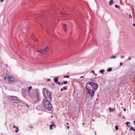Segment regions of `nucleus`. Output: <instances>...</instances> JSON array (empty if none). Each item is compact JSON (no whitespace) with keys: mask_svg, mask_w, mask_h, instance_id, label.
Returning <instances> with one entry per match:
<instances>
[{"mask_svg":"<svg viewBox=\"0 0 135 135\" xmlns=\"http://www.w3.org/2000/svg\"><path fill=\"white\" fill-rule=\"evenodd\" d=\"M98 88V85L93 82H88L86 83V88L87 90L88 94L91 98L94 96V93Z\"/></svg>","mask_w":135,"mask_h":135,"instance_id":"nucleus-1","label":"nucleus"},{"mask_svg":"<svg viewBox=\"0 0 135 135\" xmlns=\"http://www.w3.org/2000/svg\"><path fill=\"white\" fill-rule=\"evenodd\" d=\"M43 93L46 100L49 101H51V93L48 91L47 89L45 88L43 89Z\"/></svg>","mask_w":135,"mask_h":135,"instance_id":"nucleus-2","label":"nucleus"},{"mask_svg":"<svg viewBox=\"0 0 135 135\" xmlns=\"http://www.w3.org/2000/svg\"><path fill=\"white\" fill-rule=\"evenodd\" d=\"M51 101H49L44 99L43 101V106L45 108L48 110H50L52 108L51 104L50 103Z\"/></svg>","mask_w":135,"mask_h":135,"instance_id":"nucleus-3","label":"nucleus"},{"mask_svg":"<svg viewBox=\"0 0 135 135\" xmlns=\"http://www.w3.org/2000/svg\"><path fill=\"white\" fill-rule=\"evenodd\" d=\"M3 79L5 82L8 83H11L14 81V79L13 78L9 77L8 75L4 76Z\"/></svg>","mask_w":135,"mask_h":135,"instance_id":"nucleus-4","label":"nucleus"},{"mask_svg":"<svg viewBox=\"0 0 135 135\" xmlns=\"http://www.w3.org/2000/svg\"><path fill=\"white\" fill-rule=\"evenodd\" d=\"M49 47L47 46L44 49L38 51L37 52L39 54L42 55L44 54L46 52L48 51L49 50Z\"/></svg>","mask_w":135,"mask_h":135,"instance_id":"nucleus-5","label":"nucleus"},{"mask_svg":"<svg viewBox=\"0 0 135 135\" xmlns=\"http://www.w3.org/2000/svg\"><path fill=\"white\" fill-rule=\"evenodd\" d=\"M31 38L34 41H38V40L34 36L33 34L32 35V36L31 37Z\"/></svg>","mask_w":135,"mask_h":135,"instance_id":"nucleus-6","label":"nucleus"},{"mask_svg":"<svg viewBox=\"0 0 135 135\" xmlns=\"http://www.w3.org/2000/svg\"><path fill=\"white\" fill-rule=\"evenodd\" d=\"M12 99H13L15 100H17L18 99V98L16 97L13 96H12Z\"/></svg>","mask_w":135,"mask_h":135,"instance_id":"nucleus-7","label":"nucleus"},{"mask_svg":"<svg viewBox=\"0 0 135 135\" xmlns=\"http://www.w3.org/2000/svg\"><path fill=\"white\" fill-rule=\"evenodd\" d=\"M36 95H37V99L38 100H40V94L37 93H36Z\"/></svg>","mask_w":135,"mask_h":135,"instance_id":"nucleus-8","label":"nucleus"},{"mask_svg":"<svg viewBox=\"0 0 135 135\" xmlns=\"http://www.w3.org/2000/svg\"><path fill=\"white\" fill-rule=\"evenodd\" d=\"M63 28L64 29V30L65 31H66V25L65 24H63Z\"/></svg>","mask_w":135,"mask_h":135,"instance_id":"nucleus-9","label":"nucleus"},{"mask_svg":"<svg viewBox=\"0 0 135 135\" xmlns=\"http://www.w3.org/2000/svg\"><path fill=\"white\" fill-rule=\"evenodd\" d=\"M59 79L58 77L55 78L54 79V80L55 83H57L58 81V79Z\"/></svg>","mask_w":135,"mask_h":135,"instance_id":"nucleus-10","label":"nucleus"},{"mask_svg":"<svg viewBox=\"0 0 135 135\" xmlns=\"http://www.w3.org/2000/svg\"><path fill=\"white\" fill-rule=\"evenodd\" d=\"M113 0H110V1L109 2V4L110 5H112V3H114V2H113Z\"/></svg>","mask_w":135,"mask_h":135,"instance_id":"nucleus-11","label":"nucleus"},{"mask_svg":"<svg viewBox=\"0 0 135 135\" xmlns=\"http://www.w3.org/2000/svg\"><path fill=\"white\" fill-rule=\"evenodd\" d=\"M112 70V68H109L107 70V71L108 72H109L111 71Z\"/></svg>","mask_w":135,"mask_h":135,"instance_id":"nucleus-12","label":"nucleus"},{"mask_svg":"<svg viewBox=\"0 0 135 135\" xmlns=\"http://www.w3.org/2000/svg\"><path fill=\"white\" fill-rule=\"evenodd\" d=\"M125 123L127 125V126H128V127H130V126H128V124H129V123H130L129 122H126Z\"/></svg>","mask_w":135,"mask_h":135,"instance_id":"nucleus-13","label":"nucleus"},{"mask_svg":"<svg viewBox=\"0 0 135 135\" xmlns=\"http://www.w3.org/2000/svg\"><path fill=\"white\" fill-rule=\"evenodd\" d=\"M32 86H30L28 88V91H29L32 88Z\"/></svg>","mask_w":135,"mask_h":135,"instance_id":"nucleus-14","label":"nucleus"},{"mask_svg":"<svg viewBox=\"0 0 135 135\" xmlns=\"http://www.w3.org/2000/svg\"><path fill=\"white\" fill-rule=\"evenodd\" d=\"M99 72L102 73V74L104 73V70H100L99 71Z\"/></svg>","mask_w":135,"mask_h":135,"instance_id":"nucleus-15","label":"nucleus"},{"mask_svg":"<svg viewBox=\"0 0 135 135\" xmlns=\"http://www.w3.org/2000/svg\"><path fill=\"white\" fill-rule=\"evenodd\" d=\"M19 131L18 128V127H17V128H16V129L15 131L16 132H18Z\"/></svg>","mask_w":135,"mask_h":135,"instance_id":"nucleus-16","label":"nucleus"},{"mask_svg":"<svg viewBox=\"0 0 135 135\" xmlns=\"http://www.w3.org/2000/svg\"><path fill=\"white\" fill-rule=\"evenodd\" d=\"M67 83H68V82L67 81H64L63 83L61 84V85H62L63 84H67Z\"/></svg>","mask_w":135,"mask_h":135,"instance_id":"nucleus-17","label":"nucleus"},{"mask_svg":"<svg viewBox=\"0 0 135 135\" xmlns=\"http://www.w3.org/2000/svg\"><path fill=\"white\" fill-rule=\"evenodd\" d=\"M70 76L69 75L64 76V78H69Z\"/></svg>","mask_w":135,"mask_h":135,"instance_id":"nucleus-18","label":"nucleus"},{"mask_svg":"<svg viewBox=\"0 0 135 135\" xmlns=\"http://www.w3.org/2000/svg\"><path fill=\"white\" fill-rule=\"evenodd\" d=\"M115 129L116 130H117L118 129V127L117 126H115Z\"/></svg>","mask_w":135,"mask_h":135,"instance_id":"nucleus-19","label":"nucleus"},{"mask_svg":"<svg viewBox=\"0 0 135 135\" xmlns=\"http://www.w3.org/2000/svg\"><path fill=\"white\" fill-rule=\"evenodd\" d=\"M116 56H112L111 57V58L112 59H113V58H116Z\"/></svg>","mask_w":135,"mask_h":135,"instance_id":"nucleus-20","label":"nucleus"},{"mask_svg":"<svg viewBox=\"0 0 135 135\" xmlns=\"http://www.w3.org/2000/svg\"><path fill=\"white\" fill-rule=\"evenodd\" d=\"M112 109V108H109V110H110V112H111L112 111H113L114 110V109H113L112 110V111H111V110Z\"/></svg>","mask_w":135,"mask_h":135,"instance_id":"nucleus-21","label":"nucleus"},{"mask_svg":"<svg viewBox=\"0 0 135 135\" xmlns=\"http://www.w3.org/2000/svg\"><path fill=\"white\" fill-rule=\"evenodd\" d=\"M115 7L117 8H119V6L116 5H115Z\"/></svg>","mask_w":135,"mask_h":135,"instance_id":"nucleus-22","label":"nucleus"},{"mask_svg":"<svg viewBox=\"0 0 135 135\" xmlns=\"http://www.w3.org/2000/svg\"><path fill=\"white\" fill-rule=\"evenodd\" d=\"M63 89H64L65 90H67V88L65 87V86H64L63 87Z\"/></svg>","mask_w":135,"mask_h":135,"instance_id":"nucleus-23","label":"nucleus"},{"mask_svg":"<svg viewBox=\"0 0 135 135\" xmlns=\"http://www.w3.org/2000/svg\"><path fill=\"white\" fill-rule=\"evenodd\" d=\"M130 129L131 130H134L133 128V127H132V126H131V127H130Z\"/></svg>","mask_w":135,"mask_h":135,"instance_id":"nucleus-24","label":"nucleus"},{"mask_svg":"<svg viewBox=\"0 0 135 135\" xmlns=\"http://www.w3.org/2000/svg\"><path fill=\"white\" fill-rule=\"evenodd\" d=\"M129 17L130 18H132V16L131 15H129Z\"/></svg>","mask_w":135,"mask_h":135,"instance_id":"nucleus-25","label":"nucleus"},{"mask_svg":"<svg viewBox=\"0 0 135 135\" xmlns=\"http://www.w3.org/2000/svg\"><path fill=\"white\" fill-rule=\"evenodd\" d=\"M124 56H121V58H122V59L123 58H124Z\"/></svg>","mask_w":135,"mask_h":135,"instance_id":"nucleus-26","label":"nucleus"},{"mask_svg":"<svg viewBox=\"0 0 135 135\" xmlns=\"http://www.w3.org/2000/svg\"><path fill=\"white\" fill-rule=\"evenodd\" d=\"M57 83V84H58V85H59V84H61V83H60V82H58V83Z\"/></svg>","mask_w":135,"mask_h":135,"instance_id":"nucleus-27","label":"nucleus"},{"mask_svg":"<svg viewBox=\"0 0 135 135\" xmlns=\"http://www.w3.org/2000/svg\"><path fill=\"white\" fill-rule=\"evenodd\" d=\"M50 129H52V125H50Z\"/></svg>","mask_w":135,"mask_h":135,"instance_id":"nucleus-28","label":"nucleus"},{"mask_svg":"<svg viewBox=\"0 0 135 135\" xmlns=\"http://www.w3.org/2000/svg\"><path fill=\"white\" fill-rule=\"evenodd\" d=\"M13 128H16L17 127H16L15 125H14L13 127Z\"/></svg>","mask_w":135,"mask_h":135,"instance_id":"nucleus-29","label":"nucleus"},{"mask_svg":"<svg viewBox=\"0 0 135 135\" xmlns=\"http://www.w3.org/2000/svg\"><path fill=\"white\" fill-rule=\"evenodd\" d=\"M131 59V58H130V57H129V58H128V60H130V59Z\"/></svg>","mask_w":135,"mask_h":135,"instance_id":"nucleus-30","label":"nucleus"},{"mask_svg":"<svg viewBox=\"0 0 135 135\" xmlns=\"http://www.w3.org/2000/svg\"><path fill=\"white\" fill-rule=\"evenodd\" d=\"M91 72L93 73H94V71H91Z\"/></svg>","mask_w":135,"mask_h":135,"instance_id":"nucleus-31","label":"nucleus"},{"mask_svg":"<svg viewBox=\"0 0 135 135\" xmlns=\"http://www.w3.org/2000/svg\"><path fill=\"white\" fill-rule=\"evenodd\" d=\"M63 89H61V91H63Z\"/></svg>","mask_w":135,"mask_h":135,"instance_id":"nucleus-32","label":"nucleus"},{"mask_svg":"<svg viewBox=\"0 0 135 135\" xmlns=\"http://www.w3.org/2000/svg\"><path fill=\"white\" fill-rule=\"evenodd\" d=\"M133 26H135V23H133Z\"/></svg>","mask_w":135,"mask_h":135,"instance_id":"nucleus-33","label":"nucleus"},{"mask_svg":"<svg viewBox=\"0 0 135 135\" xmlns=\"http://www.w3.org/2000/svg\"><path fill=\"white\" fill-rule=\"evenodd\" d=\"M94 75H95V76H97V74H96V73H94Z\"/></svg>","mask_w":135,"mask_h":135,"instance_id":"nucleus-34","label":"nucleus"},{"mask_svg":"<svg viewBox=\"0 0 135 135\" xmlns=\"http://www.w3.org/2000/svg\"><path fill=\"white\" fill-rule=\"evenodd\" d=\"M120 66H121L122 65V62H121L120 63Z\"/></svg>","mask_w":135,"mask_h":135,"instance_id":"nucleus-35","label":"nucleus"},{"mask_svg":"<svg viewBox=\"0 0 135 135\" xmlns=\"http://www.w3.org/2000/svg\"><path fill=\"white\" fill-rule=\"evenodd\" d=\"M123 110L124 111H125L126 110V109L125 108Z\"/></svg>","mask_w":135,"mask_h":135,"instance_id":"nucleus-36","label":"nucleus"},{"mask_svg":"<svg viewBox=\"0 0 135 135\" xmlns=\"http://www.w3.org/2000/svg\"><path fill=\"white\" fill-rule=\"evenodd\" d=\"M119 116L120 117H121V113H120V114H119Z\"/></svg>","mask_w":135,"mask_h":135,"instance_id":"nucleus-37","label":"nucleus"},{"mask_svg":"<svg viewBox=\"0 0 135 135\" xmlns=\"http://www.w3.org/2000/svg\"><path fill=\"white\" fill-rule=\"evenodd\" d=\"M4 0H1V2H2Z\"/></svg>","mask_w":135,"mask_h":135,"instance_id":"nucleus-38","label":"nucleus"},{"mask_svg":"<svg viewBox=\"0 0 135 135\" xmlns=\"http://www.w3.org/2000/svg\"><path fill=\"white\" fill-rule=\"evenodd\" d=\"M67 128H68V129H69V127L68 126L67 127Z\"/></svg>","mask_w":135,"mask_h":135,"instance_id":"nucleus-39","label":"nucleus"},{"mask_svg":"<svg viewBox=\"0 0 135 135\" xmlns=\"http://www.w3.org/2000/svg\"><path fill=\"white\" fill-rule=\"evenodd\" d=\"M83 77H84L83 76H81L80 77V78H83Z\"/></svg>","mask_w":135,"mask_h":135,"instance_id":"nucleus-40","label":"nucleus"},{"mask_svg":"<svg viewBox=\"0 0 135 135\" xmlns=\"http://www.w3.org/2000/svg\"><path fill=\"white\" fill-rule=\"evenodd\" d=\"M125 118V117L124 116H123V117H122V118L123 119V118Z\"/></svg>","mask_w":135,"mask_h":135,"instance_id":"nucleus-41","label":"nucleus"},{"mask_svg":"<svg viewBox=\"0 0 135 135\" xmlns=\"http://www.w3.org/2000/svg\"><path fill=\"white\" fill-rule=\"evenodd\" d=\"M83 125H85V123H83Z\"/></svg>","mask_w":135,"mask_h":135,"instance_id":"nucleus-42","label":"nucleus"},{"mask_svg":"<svg viewBox=\"0 0 135 135\" xmlns=\"http://www.w3.org/2000/svg\"><path fill=\"white\" fill-rule=\"evenodd\" d=\"M133 131H134L135 132V129H134V130Z\"/></svg>","mask_w":135,"mask_h":135,"instance_id":"nucleus-43","label":"nucleus"},{"mask_svg":"<svg viewBox=\"0 0 135 135\" xmlns=\"http://www.w3.org/2000/svg\"><path fill=\"white\" fill-rule=\"evenodd\" d=\"M67 124L68 125L69 124V123H68L67 122Z\"/></svg>","mask_w":135,"mask_h":135,"instance_id":"nucleus-44","label":"nucleus"},{"mask_svg":"<svg viewBox=\"0 0 135 135\" xmlns=\"http://www.w3.org/2000/svg\"><path fill=\"white\" fill-rule=\"evenodd\" d=\"M133 123H135V121H133Z\"/></svg>","mask_w":135,"mask_h":135,"instance_id":"nucleus-45","label":"nucleus"},{"mask_svg":"<svg viewBox=\"0 0 135 135\" xmlns=\"http://www.w3.org/2000/svg\"><path fill=\"white\" fill-rule=\"evenodd\" d=\"M134 125H135V123L134 124Z\"/></svg>","mask_w":135,"mask_h":135,"instance_id":"nucleus-46","label":"nucleus"},{"mask_svg":"<svg viewBox=\"0 0 135 135\" xmlns=\"http://www.w3.org/2000/svg\"><path fill=\"white\" fill-rule=\"evenodd\" d=\"M105 1H107V0H105Z\"/></svg>","mask_w":135,"mask_h":135,"instance_id":"nucleus-47","label":"nucleus"}]
</instances>
